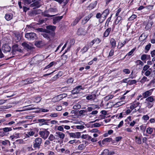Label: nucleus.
<instances>
[{
  "instance_id": "46",
  "label": "nucleus",
  "mask_w": 155,
  "mask_h": 155,
  "mask_svg": "<svg viewBox=\"0 0 155 155\" xmlns=\"http://www.w3.org/2000/svg\"><path fill=\"white\" fill-rule=\"evenodd\" d=\"M48 11L50 12H58L56 8H51L48 9Z\"/></svg>"
},
{
  "instance_id": "42",
  "label": "nucleus",
  "mask_w": 155,
  "mask_h": 155,
  "mask_svg": "<svg viewBox=\"0 0 155 155\" xmlns=\"http://www.w3.org/2000/svg\"><path fill=\"white\" fill-rule=\"evenodd\" d=\"M153 131V129L150 127L147 128L146 130V132L149 134H151Z\"/></svg>"
},
{
  "instance_id": "30",
  "label": "nucleus",
  "mask_w": 155,
  "mask_h": 155,
  "mask_svg": "<svg viewBox=\"0 0 155 155\" xmlns=\"http://www.w3.org/2000/svg\"><path fill=\"white\" fill-rule=\"evenodd\" d=\"M65 53H64L61 56V59L63 60L62 62L65 63L66 62V61L68 58V56L66 55H64Z\"/></svg>"
},
{
  "instance_id": "43",
  "label": "nucleus",
  "mask_w": 155,
  "mask_h": 155,
  "mask_svg": "<svg viewBox=\"0 0 155 155\" xmlns=\"http://www.w3.org/2000/svg\"><path fill=\"white\" fill-rule=\"evenodd\" d=\"M19 134L18 133H16L15 134H14L12 136H11L10 137L12 138V139H13L14 138H17L18 137H19Z\"/></svg>"
},
{
  "instance_id": "26",
  "label": "nucleus",
  "mask_w": 155,
  "mask_h": 155,
  "mask_svg": "<svg viewBox=\"0 0 155 155\" xmlns=\"http://www.w3.org/2000/svg\"><path fill=\"white\" fill-rule=\"evenodd\" d=\"M2 129L5 135L8 134V132L12 130L11 127H5L2 128Z\"/></svg>"
},
{
  "instance_id": "5",
  "label": "nucleus",
  "mask_w": 155,
  "mask_h": 155,
  "mask_svg": "<svg viewBox=\"0 0 155 155\" xmlns=\"http://www.w3.org/2000/svg\"><path fill=\"white\" fill-rule=\"evenodd\" d=\"M67 96V94H61L54 97L52 100L54 102L58 101L61 100L63 98L66 97Z\"/></svg>"
},
{
  "instance_id": "4",
  "label": "nucleus",
  "mask_w": 155,
  "mask_h": 155,
  "mask_svg": "<svg viewBox=\"0 0 155 155\" xmlns=\"http://www.w3.org/2000/svg\"><path fill=\"white\" fill-rule=\"evenodd\" d=\"M42 139L40 137H38L35 139V143L33 144V147L34 148H39L41 143Z\"/></svg>"
},
{
  "instance_id": "32",
  "label": "nucleus",
  "mask_w": 155,
  "mask_h": 155,
  "mask_svg": "<svg viewBox=\"0 0 155 155\" xmlns=\"http://www.w3.org/2000/svg\"><path fill=\"white\" fill-rule=\"evenodd\" d=\"M141 137L140 136V137H135V142L137 144H140L141 143L142 141L141 140Z\"/></svg>"
},
{
  "instance_id": "53",
  "label": "nucleus",
  "mask_w": 155,
  "mask_h": 155,
  "mask_svg": "<svg viewBox=\"0 0 155 155\" xmlns=\"http://www.w3.org/2000/svg\"><path fill=\"white\" fill-rule=\"evenodd\" d=\"M55 139V137L52 134H51L48 137V139L51 141Z\"/></svg>"
},
{
  "instance_id": "13",
  "label": "nucleus",
  "mask_w": 155,
  "mask_h": 155,
  "mask_svg": "<svg viewBox=\"0 0 155 155\" xmlns=\"http://www.w3.org/2000/svg\"><path fill=\"white\" fill-rule=\"evenodd\" d=\"M21 45L24 48L27 49L31 50L33 48V47L29 45L27 42H25L21 44Z\"/></svg>"
},
{
  "instance_id": "33",
  "label": "nucleus",
  "mask_w": 155,
  "mask_h": 155,
  "mask_svg": "<svg viewBox=\"0 0 155 155\" xmlns=\"http://www.w3.org/2000/svg\"><path fill=\"white\" fill-rule=\"evenodd\" d=\"M149 81V79H148L147 78L143 76L141 80L140 81V82L142 84H143L146 81Z\"/></svg>"
},
{
  "instance_id": "57",
  "label": "nucleus",
  "mask_w": 155,
  "mask_h": 155,
  "mask_svg": "<svg viewBox=\"0 0 155 155\" xmlns=\"http://www.w3.org/2000/svg\"><path fill=\"white\" fill-rule=\"evenodd\" d=\"M142 118L144 120H147L149 119V117L148 115H143Z\"/></svg>"
},
{
  "instance_id": "28",
  "label": "nucleus",
  "mask_w": 155,
  "mask_h": 155,
  "mask_svg": "<svg viewBox=\"0 0 155 155\" xmlns=\"http://www.w3.org/2000/svg\"><path fill=\"white\" fill-rule=\"evenodd\" d=\"M89 46L88 45H87L84 47L81 50V51H82V53L84 54L89 49Z\"/></svg>"
},
{
  "instance_id": "34",
  "label": "nucleus",
  "mask_w": 155,
  "mask_h": 155,
  "mask_svg": "<svg viewBox=\"0 0 155 155\" xmlns=\"http://www.w3.org/2000/svg\"><path fill=\"white\" fill-rule=\"evenodd\" d=\"M100 155H109V150L107 149L104 150Z\"/></svg>"
},
{
  "instance_id": "59",
  "label": "nucleus",
  "mask_w": 155,
  "mask_h": 155,
  "mask_svg": "<svg viewBox=\"0 0 155 155\" xmlns=\"http://www.w3.org/2000/svg\"><path fill=\"white\" fill-rule=\"evenodd\" d=\"M151 72V71L149 70H147L146 71V72L144 73V75L146 76H149Z\"/></svg>"
},
{
  "instance_id": "15",
  "label": "nucleus",
  "mask_w": 155,
  "mask_h": 155,
  "mask_svg": "<svg viewBox=\"0 0 155 155\" xmlns=\"http://www.w3.org/2000/svg\"><path fill=\"white\" fill-rule=\"evenodd\" d=\"M63 16H56L53 18V23L54 24H55L57 23L62 18Z\"/></svg>"
},
{
  "instance_id": "61",
  "label": "nucleus",
  "mask_w": 155,
  "mask_h": 155,
  "mask_svg": "<svg viewBox=\"0 0 155 155\" xmlns=\"http://www.w3.org/2000/svg\"><path fill=\"white\" fill-rule=\"evenodd\" d=\"M41 97H38L35 98V101L37 103H38L41 101Z\"/></svg>"
},
{
  "instance_id": "37",
  "label": "nucleus",
  "mask_w": 155,
  "mask_h": 155,
  "mask_svg": "<svg viewBox=\"0 0 155 155\" xmlns=\"http://www.w3.org/2000/svg\"><path fill=\"white\" fill-rule=\"evenodd\" d=\"M81 19L79 17H77L74 21L72 23V24L74 26L76 25Z\"/></svg>"
},
{
  "instance_id": "64",
  "label": "nucleus",
  "mask_w": 155,
  "mask_h": 155,
  "mask_svg": "<svg viewBox=\"0 0 155 155\" xmlns=\"http://www.w3.org/2000/svg\"><path fill=\"white\" fill-rule=\"evenodd\" d=\"M150 68V66L148 65H146L144 66L143 68V70L144 71H147Z\"/></svg>"
},
{
  "instance_id": "63",
  "label": "nucleus",
  "mask_w": 155,
  "mask_h": 155,
  "mask_svg": "<svg viewBox=\"0 0 155 155\" xmlns=\"http://www.w3.org/2000/svg\"><path fill=\"white\" fill-rule=\"evenodd\" d=\"M101 124L98 123H95L92 125V127H99L101 126Z\"/></svg>"
},
{
  "instance_id": "38",
  "label": "nucleus",
  "mask_w": 155,
  "mask_h": 155,
  "mask_svg": "<svg viewBox=\"0 0 155 155\" xmlns=\"http://www.w3.org/2000/svg\"><path fill=\"white\" fill-rule=\"evenodd\" d=\"M147 36H146L144 33H143L139 37V39L143 41L147 37Z\"/></svg>"
},
{
  "instance_id": "27",
  "label": "nucleus",
  "mask_w": 155,
  "mask_h": 155,
  "mask_svg": "<svg viewBox=\"0 0 155 155\" xmlns=\"http://www.w3.org/2000/svg\"><path fill=\"white\" fill-rule=\"evenodd\" d=\"M84 29L83 28H79L77 32V34L78 35H84Z\"/></svg>"
},
{
  "instance_id": "2",
  "label": "nucleus",
  "mask_w": 155,
  "mask_h": 155,
  "mask_svg": "<svg viewBox=\"0 0 155 155\" xmlns=\"http://www.w3.org/2000/svg\"><path fill=\"white\" fill-rule=\"evenodd\" d=\"M25 37L28 40H34L37 38L36 34L33 32L26 33L25 34Z\"/></svg>"
},
{
  "instance_id": "29",
  "label": "nucleus",
  "mask_w": 155,
  "mask_h": 155,
  "mask_svg": "<svg viewBox=\"0 0 155 155\" xmlns=\"http://www.w3.org/2000/svg\"><path fill=\"white\" fill-rule=\"evenodd\" d=\"M97 3V1H95L94 3H91L88 6V8H90L91 9L94 8L96 5Z\"/></svg>"
},
{
  "instance_id": "3",
  "label": "nucleus",
  "mask_w": 155,
  "mask_h": 155,
  "mask_svg": "<svg viewBox=\"0 0 155 155\" xmlns=\"http://www.w3.org/2000/svg\"><path fill=\"white\" fill-rule=\"evenodd\" d=\"M49 134V132L46 129L40 131L39 132V134L40 135V137L44 139L47 138Z\"/></svg>"
},
{
  "instance_id": "48",
  "label": "nucleus",
  "mask_w": 155,
  "mask_h": 155,
  "mask_svg": "<svg viewBox=\"0 0 155 155\" xmlns=\"http://www.w3.org/2000/svg\"><path fill=\"white\" fill-rule=\"evenodd\" d=\"M80 91L79 90H78L75 87L71 91V93L72 94H74L78 93Z\"/></svg>"
},
{
  "instance_id": "23",
  "label": "nucleus",
  "mask_w": 155,
  "mask_h": 155,
  "mask_svg": "<svg viewBox=\"0 0 155 155\" xmlns=\"http://www.w3.org/2000/svg\"><path fill=\"white\" fill-rule=\"evenodd\" d=\"M41 34L44 37L46 38L48 40H49L50 39V35H51L50 33H47V32H42V33Z\"/></svg>"
},
{
  "instance_id": "58",
  "label": "nucleus",
  "mask_w": 155,
  "mask_h": 155,
  "mask_svg": "<svg viewBox=\"0 0 155 155\" xmlns=\"http://www.w3.org/2000/svg\"><path fill=\"white\" fill-rule=\"evenodd\" d=\"M74 81L73 78H70L68 79L67 81V83L68 84H71Z\"/></svg>"
},
{
  "instance_id": "44",
  "label": "nucleus",
  "mask_w": 155,
  "mask_h": 155,
  "mask_svg": "<svg viewBox=\"0 0 155 155\" xmlns=\"http://www.w3.org/2000/svg\"><path fill=\"white\" fill-rule=\"evenodd\" d=\"M151 102H145V103L147 104V107H148L149 108H151L153 106V104L150 103Z\"/></svg>"
},
{
  "instance_id": "17",
  "label": "nucleus",
  "mask_w": 155,
  "mask_h": 155,
  "mask_svg": "<svg viewBox=\"0 0 155 155\" xmlns=\"http://www.w3.org/2000/svg\"><path fill=\"white\" fill-rule=\"evenodd\" d=\"M101 41V40L99 38H96L91 41L90 43V46L92 47L93 45L96 42L97 44L99 43Z\"/></svg>"
},
{
  "instance_id": "62",
  "label": "nucleus",
  "mask_w": 155,
  "mask_h": 155,
  "mask_svg": "<svg viewBox=\"0 0 155 155\" xmlns=\"http://www.w3.org/2000/svg\"><path fill=\"white\" fill-rule=\"evenodd\" d=\"M86 99L87 100H93V95L90 94L87 95L86 97Z\"/></svg>"
},
{
  "instance_id": "49",
  "label": "nucleus",
  "mask_w": 155,
  "mask_h": 155,
  "mask_svg": "<svg viewBox=\"0 0 155 155\" xmlns=\"http://www.w3.org/2000/svg\"><path fill=\"white\" fill-rule=\"evenodd\" d=\"M151 46V44L150 43L148 45H147L145 47V49L147 51H145L146 53H147V51L149 50Z\"/></svg>"
},
{
  "instance_id": "25",
  "label": "nucleus",
  "mask_w": 155,
  "mask_h": 155,
  "mask_svg": "<svg viewBox=\"0 0 155 155\" xmlns=\"http://www.w3.org/2000/svg\"><path fill=\"white\" fill-rule=\"evenodd\" d=\"M139 104L140 103L139 102H137L135 103H134L130 106V109L131 110H132L135 108L137 107L139 105Z\"/></svg>"
},
{
  "instance_id": "52",
  "label": "nucleus",
  "mask_w": 155,
  "mask_h": 155,
  "mask_svg": "<svg viewBox=\"0 0 155 155\" xmlns=\"http://www.w3.org/2000/svg\"><path fill=\"white\" fill-rule=\"evenodd\" d=\"M8 143L10 144V142L9 140H5L4 141H2V145H5L7 144Z\"/></svg>"
},
{
  "instance_id": "36",
  "label": "nucleus",
  "mask_w": 155,
  "mask_h": 155,
  "mask_svg": "<svg viewBox=\"0 0 155 155\" xmlns=\"http://www.w3.org/2000/svg\"><path fill=\"white\" fill-rule=\"evenodd\" d=\"M56 63L54 61H52L49 64L46 66L45 68V69H47L51 67L54 64H56Z\"/></svg>"
},
{
  "instance_id": "41",
  "label": "nucleus",
  "mask_w": 155,
  "mask_h": 155,
  "mask_svg": "<svg viewBox=\"0 0 155 155\" xmlns=\"http://www.w3.org/2000/svg\"><path fill=\"white\" fill-rule=\"evenodd\" d=\"M28 134L26 135L27 137H29L28 135L30 136H32L34 135V132H33L32 129L31 130H30L27 133Z\"/></svg>"
},
{
  "instance_id": "22",
  "label": "nucleus",
  "mask_w": 155,
  "mask_h": 155,
  "mask_svg": "<svg viewBox=\"0 0 155 155\" xmlns=\"http://www.w3.org/2000/svg\"><path fill=\"white\" fill-rule=\"evenodd\" d=\"M110 43L112 45V48L114 49L116 46V42L114 38H111L110 40Z\"/></svg>"
},
{
  "instance_id": "7",
  "label": "nucleus",
  "mask_w": 155,
  "mask_h": 155,
  "mask_svg": "<svg viewBox=\"0 0 155 155\" xmlns=\"http://www.w3.org/2000/svg\"><path fill=\"white\" fill-rule=\"evenodd\" d=\"M153 91V89H152L149 90H148L142 94L143 98L141 99V100H142L143 98H147V97H150V95L152 94V92Z\"/></svg>"
},
{
  "instance_id": "9",
  "label": "nucleus",
  "mask_w": 155,
  "mask_h": 155,
  "mask_svg": "<svg viewBox=\"0 0 155 155\" xmlns=\"http://www.w3.org/2000/svg\"><path fill=\"white\" fill-rule=\"evenodd\" d=\"M93 16V15L92 13H90L87 16L85 17L82 20L81 24L82 25H85L89 20Z\"/></svg>"
},
{
  "instance_id": "47",
  "label": "nucleus",
  "mask_w": 155,
  "mask_h": 155,
  "mask_svg": "<svg viewBox=\"0 0 155 155\" xmlns=\"http://www.w3.org/2000/svg\"><path fill=\"white\" fill-rule=\"evenodd\" d=\"M135 63H136L137 64V65H140L141 66H142L144 64L143 62L140 60H138L136 61H135Z\"/></svg>"
},
{
  "instance_id": "6",
  "label": "nucleus",
  "mask_w": 155,
  "mask_h": 155,
  "mask_svg": "<svg viewBox=\"0 0 155 155\" xmlns=\"http://www.w3.org/2000/svg\"><path fill=\"white\" fill-rule=\"evenodd\" d=\"M153 24V21L152 20H150L149 19H148L146 21H144L143 22V24L146 25L145 28L147 30L150 29L152 27Z\"/></svg>"
},
{
  "instance_id": "8",
  "label": "nucleus",
  "mask_w": 155,
  "mask_h": 155,
  "mask_svg": "<svg viewBox=\"0 0 155 155\" xmlns=\"http://www.w3.org/2000/svg\"><path fill=\"white\" fill-rule=\"evenodd\" d=\"M67 132L68 134L71 137H72L74 138H79L81 135V133L79 132H77L74 133H69L67 131Z\"/></svg>"
},
{
  "instance_id": "45",
  "label": "nucleus",
  "mask_w": 155,
  "mask_h": 155,
  "mask_svg": "<svg viewBox=\"0 0 155 155\" xmlns=\"http://www.w3.org/2000/svg\"><path fill=\"white\" fill-rule=\"evenodd\" d=\"M136 82L137 81L135 80H131L129 81L128 84L129 85H131L135 84Z\"/></svg>"
},
{
  "instance_id": "11",
  "label": "nucleus",
  "mask_w": 155,
  "mask_h": 155,
  "mask_svg": "<svg viewBox=\"0 0 155 155\" xmlns=\"http://www.w3.org/2000/svg\"><path fill=\"white\" fill-rule=\"evenodd\" d=\"M110 10L108 8H107L105 10L102 12V15L104 16L102 17L103 19L102 20V21H104L106 19L107 16L108 15L109 13Z\"/></svg>"
},
{
  "instance_id": "20",
  "label": "nucleus",
  "mask_w": 155,
  "mask_h": 155,
  "mask_svg": "<svg viewBox=\"0 0 155 155\" xmlns=\"http://www.w3.org/2000/svg\"><path fill=\"white\" fill-rule=\"evenodd\" d=\"M13 15L11 13H7L5 14V18L6 20L8 21H10L12 19Z\"/></svg>"
},
{
  "instance_id": "18",
  "label": "nucleus",
  "mask_w": 155,
  "mask_h": 155,
  "mask_svg": "<svg viewBox=\"0 0 155 155\" xmlns=\"http://www.w3.org/2000/svg\"><path fill=\"white\" fill-rule=\"evenodd\" d=\"M30 6L32 7L35 6L37 8H39L41 6V5L40 4V3L38 1H36L31 4L30 5Z\"/></svg>"
},
{
  "instance_id": "21",
  "label": "nucleus",
  "mask_w": 155,
  "mask_h": 155,
  "mask_svg": "<svg viewBox=\"0 0 155 155\" xmlns=\"http://www.w3.org/2000/svg\"><path fill=\"white\" fill-rule=\"evenodd\" d=\"M56 134L57 135H55V136L59 137L61 139H63L65 137V134L62 132H56Z\"/></svg>"
},
{
  "instance_id": "50",
  "label": "nucleus",
  "mask_w": 155,
  "mask_h": 155,
  "mask_svg": "<svg viewBox=\"0 0 155 155\" xmlns=\"http://www.w3.org/2000/svg\"><path fill=\"white\" fill-rule=\"evenodd\" d=\"M85 148V146L84 144H82L79 145L78 147V149L79 150H82Z\"/></svg>"
},
{
  "instance_id": "19",
  "label": "nucleus",
  "mask_w": 155,
  "mask_h": 155,
  "mask_svg": "<svg viewBox=\"0 0 155 155\" xmlns=\"http://www.w3.org/2000/svg\"><path fill=\"white\" fill-rule=\"evenodd\" d=\"M12 48L15 50L19 52H21L22 51L21 49L20 48V47H19V46L18 44H15L13 45L12 46Z\"/></svg>"
},
{
  "instance_id": "40",
  "label": "nucleus",
  "mask_w": 155,
  "mask_h": 155,
  "mask_svg": "<svg viewBox=\"0 0 155 155\" xmlns=\"http://www.w3.org/2000/svg\"><path fill=\"white\" fill-rule=\"evenodd\" d=\"M122 18L121 16H117L115 20L116 24V25L118 24L120 22V21L122 20Z\"/></svg>"
},
{
  "instance_id": "12",
  "label": "nucleus",
  "mask_w": 155,
  "mask_h": 155,
  "mask_svg": "<svg viewBox=\"0 0 155 155\" xmlns=\"http://www.w3.org/2000/svg\"><path fill=\"white\" fill-rule=\"evenodd\" d=\"M49 120L44 119H38V121L40 123L39 125L42 126L43 125H48V121Z\"/></svg>"
},
{
  "instance_id": "14",
  "label": "nucleus",
  "mask_w": 155,
  "mask_h": 155,
  "mask_svg": "<svg viewBox=\"0 0 155 155\" xmlns=\"http://www.w3.org/2000/svg\"><path fill=\"white\" fill-rule=\"evenodd\" d=\"M112 142V143H114V140H113L111 138L108 137L104 139L102 141V143L104 144L105 143Z\"/></svg>"
},
{
  "instance_id": "55",
  "label": "nucleus",
  "mask_w": 155,
  "mask_h": 155,
  "mask_svg": "<svg viewBox=\"0 0 155 155\" xmlns=\"http://www.w3.org/2000/svg\"><path fill=\"white\" fill-rule=\"evenodd\" d=\"M5 135L4 132L3 131L2 128L0 129V137H3Z\"/></svg>"
},
{
  "instance_id": "31",
  "label": "nucleus",
  "mask_w": 155,
  "mask_h": 155,
  "mask_svg": "<svg viewBox=\"0 0 155 155\" xmlns=\"http://www.w3.org/2000/svg\"><path fill=\"white\" fill-rule=\"evenodd\" d=\"M145 101L147 102L152 103L154 101V99L153 98V96H150L146 98Z\"/></svg>"
},
{
  "instance_id": "1",
  "label": "nucleus",
  "mask_w": 155,
  "mask_h": 155,
  "mask_svg": "<svg viewBox=\"0 0 155 155\" xmlns=\"http://www.w3.org/2000/svg\"><path fill=\"white\" fill-rule=\"evenodd\" d=\"M46 29L42 28H38L36 29L38 32H45L47 33H50L51 35L54 36V31L55 30L56 27L55 26L49 25L46 26Z\"/></svg>"
},
{
  "instance_id": "39",
  "label": "nucleus",
  "mask_w": 155,
  "mask_h": 155,
  "mask_svg": "<svg viewBox=\"0 0 155 155\" xmlns=\"http://www.w3.org/2000/svg\"><path fill=\"white\" fill-rule=\"evenodd\" d=\"M147 56L149 57V58H150V55H148L146 54H143L141 56V59L142 61H144L147 58Z\"/></svg>"
},
{
  "instance_id": "10",
  "label": "nucleus",
  "mask_w": 155,
  "mask_h": 155,
  "mask_svg": "<svg viewBox=\"0 0 155 155\" xmlns=\"http://www.w3.org/2000/svg\"><path fill=\"white\" fill-rule=\"evenodd\" d=\"M2 50L5 53L10 52L11 50V47L8 44H5L2 47Z\"/></svg>"
},
{
  "instance_id": "56",
  "label": "nucleus",
  "mask_w": 155,
  "mask_h": 155,
  "mask_svg": "<svg viewBox=\"0 0 155 155\" xmlns=\"http://www.w3.org/2000/svg\"><path fill=\"white\" fill-rule=\"evenodd\" d=\"M114 96L113 95H110L106 96L105 97V98L107 100H108L112 98Z\"/></svg>"
},
{
  "instance_id": "51",
  "label": "nucleus",
  "mask_w": 155,
  "mask_h": 155,
  "mask_svg": "<svg viewBox=\"0 0 155 155\" xmlns=\"http://www.w3.org/2000/svg\"><path fill=\"white\" fill-rule=\"evenodd\" d=\"M137 15L134 14L132 15L128 19L129 21H132L137 17Z\"/></svg>"
},
{
  "instance_id": "24",
  "label": "nucleus",
  "mask_w": 155,
  "mask_h": 155,
  "mask_svg": "<svg viewBox=\"0 0 155 155\" xmlns=\"http://www.w3.org/2000/svg\"><path fill=\"white\" fill-rule=\"evenodd\" d=\"M111 28H107L104 34V36L105 37H107L109 35L110 32L111 31Z\"/></svg>"
},
{
  "instance_id": "60",
  "label": "nucleus",
  "mask_w": 155,
  "mask_h": 155,
  "mask_svg": "<svg viewBox=\"0 0 155 155\" xmlns=\"http://www.w3.org/2000/svg\"><path fill=\"white\" fill-rule=\"evenodd\" d=\"M123 71L126 74H129L130 73V71L128 69H124L123 70Z\"/></svg>"
},
{
  "instance_id": "54",
  "label": "nucleus",
  "mask_w": 155,
  "mask_h": 155,
  "mask_svg": "<svg viewBox=\"0 0 155 155\" xmlns=\"http://www.w3.org/2000/svg\"><path fill=\"white\" fill-rule=\"evenodd\" d=\"M24 3L26 5H29L31 3V0H22Z\"/></svg>"
},
{
  "instance_id": "16",
  "label": "nucleus",
  "mask_w": 155,
  "mask_h": 155,
  "mask_svg": "<svg viewBox=\"0 0 155 155\" xmlns=\"http://www.w3.org/2000/svg\"><path fill=\"white\" fill-rule=\"evenodd\" d=\"M34 81L33 78H28L25 80H23L22 81V83L25 84L32 83Z\"/></svg>"
},
{
  "instance_id": "35",
  "label": "nucleus",
  "mask_w": 155,
  "mask_h": 155,
  "mask_svg": "<svg viewBox=\"0 0 155 155\" xmlns=\"http://www.w3.org/2000/svg\"><path fill=\"white\" fill-rule=\"evenodd\" d=\"M123 101H122L117 102L114 105V106L115 107H117L119 106H120L124 104V103H123Z\"/></svg>"
}]
</instances>
